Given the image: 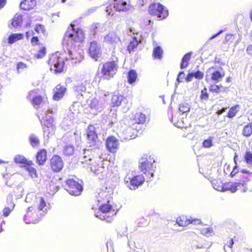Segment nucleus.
<instances>
[{
	"instance_id": "obj_1",
	"label": "nucleus",
	"mask_w": 252,
	"mask_h": 252,
	"mask_svg": "<svg viewBox=\"0 0 252 252\" xmlns=\"http://www.w3.org/2000/svg\"><path fill=\"white\" fill-rule=\"evenodd\" d=\"M84 38V35L83 31L79 28H75L74 26H72L71 29H68L64 35L63 42V44H66L67 46L69 58L71 60L72 64H73L79 63L80 60L76 57H74V55L69 47H71L75 42H82Z\"/></svg>"
},
{
	"instance_id": "obj_2",
	"label": "nucleus",
	"mask_w": 252,
	"mask_h": 252,
	"mask_svg": "<svg viewBox=\"0 0 252 252\" xmlns=\"http://www.w3.org/2000/svg\"><path fill=\"white\" fill-rule=\"evenodd\" d=\"M119 68L118 59L117 57L112 58V60L104 63L101 68L102 78L104 80H109L116 75Z\"/></svg>"
},
{
	"instance_id": "obj_3",
	"label": "nucleus",
	"mask_w": 252,
	"mask_h": 252,
	"mask_svg": "<svg viewBox=\"0 0 252 252\" xmlns=\"http://www.w3.org/2000/svg\"><path fill=\"white\" fill-rule=\"evenodd\" d=\"M213 186L215 189L218 190H221L222 191L230 190L232 192H235L237 190H241L242 192H246L248 190L247 184L244 181L225 183L221 187H218L217 188H216L214 183H213Z\"/></svg>"
},
{
	"instance_id": "obj_4",
	"label": "nucleus",
	"mask_w": 252,
	"mask_h": 252,
	"mask_svg": "<svg viewBox=\"0 0 252 252\" xmlns=\"http://www.w3.org/2000/svg\"><path fill=\"white\" fill-rule=\"evenodd\" d=\"M100 213L98 212L95 214V217L102 220H105L107 222H111L113 220L112 217L116 216L117 212H114L115 210L113 209V207L109 204H102L99 207Z\"/></svg>"
},
{
	"instance_id": "obj_5",
	"label": "nucleus",
	"mask_w": 252,
	"mask_h": 252,
	"mask_svg": "<svg viewBox=\"0 0 252 252\" xmlns=\"http://www.w3.org/2000/svg\"><path fill=\"white\" fill-rule=\"evenodd\" d=\"M188 111H171L169 120L176 126L179 128H187V112Z\"/></svg>"
},
{
	"instance_id": "obj_6",
	"label": "nucleus",
	"mask_w": 252,
	"mask_h": 252,
	"mask_svg": "<svg viewBox=\"0 0 252 252\" xmlns=\"http://www.w3.org/2000/svg\"><path fill=\"white\" fill-rule=\"evenodd\" d=\"M48 64L50 69L54 71L55 73H60L63 72L64 65L63 58L60 56L59 52L52 54L49 58Z\"/></svg>"
},
{
	"instance_id": "obj_7",
	"label": "nucleus",
	"mask_w": 252,
	"mask_h": 252,
	"mask_svg": "<svg viewBox=\"0 0 252 252\" xmlns=\"http://www.w3.org/2000/svg\"><path fill=\"white\" fill-rule=\"evenodd\" d=\"M125 183L130 189L135 190L142 185L145 181V178L142 175L127 174L125 177Z\"/></svg>"
},
{
	"instance_id": "obj_8",
	"label": "nucleus",
	"mask_w": 252,
	"mask_h": 252,
	"mask_svg": "<svg viewBox=\"0 0 252 252\" xmlns=\"http://www.w3.org/2000/svg\"><path fill=\"white\" fill-rule=\"evenodd\" d=\"M148 11L150 15L157 16L161 20L165 19L168 15L167 8L160 3H152L149 6Z\"/></svg>"
},
{
	"instance_id": "obj_9",
	"label": "nucleus",
	"mask_w": 252,
	"mask_h": 252,
	"mask_svg": "<svg viewBox=\"0 0 252 252\" xmlns=\"http://www.w3.org/2000/svg\"><path fill=\"white\" fill-rule=\"evenodd\" d=\"M85 132L87 135V143L90 144V146H94L98 148L101 142L98 139L94 126L92 125H89L86 129Z\"/></svg>"
},
{
	"instance_id": "obj_10",
	"label": "nucleus",
	"mask_w": 252,
	"mask_h": 252,
	"mask_svg": "<svg viewBox=\"0 0 252 252\" xmlns=\"http://www.w3.org/2000/svg\"><path fill=\"white\" fill-rule=\"evenodd\" d=\"M65 189L71 195H80L83 190V186L76 181L73 178L68 179L65 181Z\"/></svg>"
},
{
	"instance_id": "obj_11",
	"label": "nucleus",
	"mask_w": 252,
	"mask_h": 252,
	"mask_svg": "<svg viewBox=\"0 0 252 252\" xmlns=\"http://www.w3.org/2000/svg\"><path fill=\"white\" fill-rule=\"evenodd\" d=\"M27 98L31 101L34 108L36 109L40 108V106L43 104L47 99L46 97L38 94L36 90L31 91Z\"/></svg>"
},
{
	"instance_id": "obj_12",
	"label": "nucleus",
	"mask_w": 252,
	"mask_h": 252,
	"mask_svg": "<svg viewBox=\"0 0 252 252\" xmlns=\"http://www.w3.org/2000/svg\"><path fill=\"white\" fill-rule=\"evenodd\" d=\"M139 162V168L140 170L149 177L150 179L153 178L154 176V172L155 171L153 164L150 161L147 160H143V159H141Z\"/></svg>"
},
{
	"instance_id": "obj_13",
	"label": "nucleus",
	"mask_w": 252,
	"mask_h": 252,
	"mask_svg": "<svg viewBox=\"0 0 252 252\" xmlns=\"http://www.w3.org/2000/svg\"><path fill=\"white\" fill-rule=\"evenodd\" d=\"M216 67L212 66L207 69L206 72V80L208 81L209 76H211V79L215 83H218L221 81L224 76V71L220 72L219 70H215Z\"/></svg>"
},
{
	"instance_id": "obj_14",
	"label": "nucleus",
	"mask_w": 252,
	"mask_h": 252,
	"mask_svg": "<svg viewBox=\"0 0 252 252\" xmlns=\"http://www.w3.org/2000/svg\"><path fill=\"white\" fill-rule=\"evenodd\" d=\"M52 112L53 111H38L36 115L42 124L49 126L54 121Z\"/></svg>"
},
{
	"instance_id": "obj_15",
	"label": "nucleus",
	"mask_w": 252,
	"mask_h": 252,
	"mask_svg": "<svg viewBox=\"0 0 252 252\" xmlns=\"http://www.w3.org/2000/svg\"><path fill=\"white\" fill-rule=\"evenodd\" d=\"M89 54L91 58L96 61L100 57L101 55V47L96 41L91 42L89 48Z\"/></svg>"
},
{
	"instance_id": "obj_16",
	"label": "nucleus",
	"mask_w": 252,
	"mask_h": 252,
	"mask_svg": "<svg viewBox=\"0 0 252 252\" xmlns=\"http://www.w3.org/2000/svg\"><path fill=\"white\" fill-rule=\"evenodd\" d=\"M51 168L54 172H59L63 167V162L60 156L54 155L50 159Z\"/></svg>"
},
{
	"instance_id": "obj_17",
	"label": "nucleus",
	"mask_w": 252,
	"mask_h": 252,
	"mask_svg": "<svg viewBox=\"0 0 252 252\" xmlns=\"http://www.w3.org/2000/svg\"><path fill=\"white\" fill-rule=\"evenodd\" d=\"M119 141L118 139L114 136L108 137L106 140V148L110 152L115 153L118 149Z\"/></svg>"
},
{
	"instance_id": "obj_18",
	"label": "nucleus",
	"mask_w": 252,
	"mask_h": 252,
	"mask_svg": "<svg viewBox=\"0 0 252 252\" xmlns=\"http://www.w3.org/2000/svg\"><path fill=\"white\" fill-rule=\"evenodd\" d=\"M112 2L113 8L118 11H126L129 7L127 0H112Z\"/></svg>"
},
{
	"instance_id": "obj_19",
	"label": "nucleus",
	"mask_w": 252,
	"mask_h": 252,
	"mask_svg": "<svg viewBox=\"0 0 252 252\" xmlns=\"http://www.w3.org/2000/svg\"><path fill=\"white\" fill-rule=\"evenodd\" d=\"M36 162L38 165H43L45 164L47 159V151L45 149L39 150L36 153Z\"/></svg>"
},
{
	"instance_id": "obj_20",
	"label": "nucleus",
	"mask_w": 252,
	"mask_h": 252,
	"mask_svg": "<svg viewBox=\"0 0 252 252\" xmlns=\"http://www.w3.org/2000/svg\"><path fill=\"white\" fill-rule=\"evenodd\" d=\"M54 94L53 96V98L54 100L58 101L62 98L64 95L66 89L65 87L58 85L53 90Z\"/></svg>"
},
{
	"instance_id": "obj_21",
	"label": "nucleus",
	"mask_w": 252,
	"mask_h": 252,
	"mask_svg": "<svg viewBox=\"0 0 252 252\" xmlns=\"http://www.w3.org/2000/svg\"><path fill=\"white\" fill-rule=\"evenodd\" d=\"M7 200L8 206L5 207L2 211L3 216L6 217L9 215L11 212L15 207V204L12 202V195H9L7 197Z\"/></svg>"
},
{
	"instance_id": "obj_22",
	"label": "nucleus",
	"mask_w": 252,
	"mask_h": 252,
	"mask_svg": "<svg viewBox=\"0 0 252 252\" xmlns=\"http://www.w3.org/2000/svg\"><path fill=\"white\" fill-rule=\"evenodd\" d=\"M36 5V0H24L21 2L20 7L23 10L28 11L33 8Z\"/></svg>"
},
{
	"instance_id": "obj_23",
	"label": "nucleus",
	"mask_w": 252,
	"mask_h": 252,
	"mask_svg": "<svg viewBox=\"0 0 252 252\" xmlns=\"http://www.w3.org/2000/svg\"><path fill=\"white\" fill-rule=\"evenodd\" d=\"M22 22L23 18L22 14L17 13L11 20L10 25L15 29H18L21 27Z\"/></svg>"
},
{
	"instance_id": "obj_24",
	"label": "nucleus",
	"mask_w": 252,
	"mask_h": 252,
	"mask_svg": "<svg viewBox=\"0 0 252 252\" xmlns=\"http://www.w3.org/2000/svg\"><path fill=\"white\" fill-rule=\"evenodd\" d=\"M133 119L135 121V123L139 124H143L146 121H149L148 117H146L144 114L141 112H136L133 115Z\"/></svg>"
},
{
	"instance_id": "obj_25",
	"label": "nucleus",
	"mask_w": 252,
	"mask_h": 252,
	"mask_svg": "<svg viewBox=\"0 0 252 252\" xmlns=\"http://www.w3.org/2000/svg\"><path fill=\"white\" fill-rule=\"evenodd\" d=\"M74 91L78 97L79 100H81L83 98L84 94H86V87L83 84H80L73 87Z\"/></svg>"
},
{
	"instance_id": "obj_26",
	"label": "nucleus",
	"mask_w": 252,
	"mask_h": 252,
	"mask_svg": "<svg viewBox=\"0 0 252 252\" xmlns=\"http://www.w3.org/2000/svg\"><path fill=\"white\" fill-rule=\"evenodd\" d=\"M119 39V38L117 36L116 34L111 32L103 37V41L107 44H113Z\"/></svg>"
},
{
	"instance_id": "obj_27",
	"label": "nucleus",
	"mask_w": 252,
	"mask_h": 252,
	"mask_svg": "<svg viewBox=\"0 0 252 252\" xmlns=\"http://www.w3.org/2000/svg\"><path fill=\"white\" fill-rule=\"evenodd\" d=\"M123 100L124 97L122 95L114 94L111 99V106L112 107L119 106Z\"/></svg>"
},
{
	"instance_id": "obj_28",
	"label": "nucleus",
	"mask_w": 252,
	"mask_h": 252,
	"mask_svg": "<svg viewBox=\"0 0 252 252\" xmlns=\"http://www.w3.org/2000/svg\"><path fill=\"white\" fill-rule=\"evenodd\" d=\"M163 50L159 46L155 47L153 51L152 56L155 59L161 60L163 55Z\"/></svg>"
},
{
	"instance_id": "obj_29",
	"label": "nucleus",
	"mask_w": 252,
	"mask_h": 252,
	"mask_svg": "<svg viewBox=\"0 0 252 252\" xmlns=\"http://www.w3.org/2000/svg\"><path fill=\"white\" fill-rule=\"evenodd\" d=\"M192 52H188L186 54L182 59L181 62L180 63V68L183 69L187 67L189 64V62L190 59Z\"/></svg>"
},
{
	"instance_id": "obj_30",
	"label": "nucleus",
	"mask_w": 252,
	"mask_h": 252,
	"mask_svg": "<svg viewBox=\"0 0 252 252\" xmlns=\"http://www.w3.org/2000/svg\"><path fill=\"white\" fill-rule=\"evenodd\" d=\"M24 35L22 33H12L8 37V43L12 44L16 41L23 38Z\"/></svg>"
},
{
	"instance_id": "obj_31",
	"label": "nucleus",
	"mask_w": 252,
	"mask_h": 252,
	"mask_svg": "<svg viewBox=\"0 0 252 252\" xmlns=\"http://www.w3.org/2000/svg\"><path fill=\"white\" fill-rule=\"evenodd\" d=\"M137 77V74L135 70L130 69L127 73V82L132 85L135 83Z\"/></svg>"
},
{
	"instance_id": "obj_32",
	"label": "nucleus",
	"mask_w": 252,
	"mask_h": 252,
	"mask_svg": "<svg viewBox=\"0 0 252 252\" xmlns=\"http://www.w3.org/2000/svg\"><path fill=\"white\" fill-rule=\"evenodd\" d=\"M74 152V147L72 144H66L63 146V153L65 156H72Z\"/></svg>"
},
{
	"instance_id": "obj_33",
	"label": "nucleus",
	"mask_w": 252,
	"mask_h": 252,
	"mask_svg": "<svg viewBox=\"0 0 252 252\" xmlns=\"http://www.w3.org/2000/svg\"><path fill=\"white\" fill-rule=\"evenodd\" d=\"M139 42L136 36H133L132 40L130 41L127 47V50L129 52L133 51L137 47Z\"/></svg>"
},
{
	"instance_id": "obj_34",
	"label": "nucleus",
	"mask_w": 252,
	"mask_h": 252,
	"mask_svg": "<svg viewBox=\"0 0 252 252\" xmlns=\"http://www.w3.org/2000/svg\"><path fill=\"white\" fill-rule=\"evenodd\" d=\"M202 239L196 236V238L192 240L191 243V246L192 247V248H196V249H201V248H204L205 247H203V245L202 243Z\"/></svg>"
},
{
	"instance_id": "obj_35",
	"label": "nucleus",
	"mask_w": 252,
	"mask_h": 252,
	"mask_svg": "<svg viewBox=\"0 0 252 252\" xmlns=\"http://www.w3.org/2000/svg\"><path fill=\"white\" fill-rule=\"evenodd\" d=\"M29 141L31 145L33 147H37L39 145V140L38 137L33 134H32L29 136Z\"/></svg>"
},
{
	"instance_id": "obj_36",
	"label": "nucleus",
	"mask_w": 252,
	"mask_h": 252,
	"mask_svg": "<svg viewBox=\"0 0 252 252\" xmlns=\"http://www.w3.org/2000/svg\"><path fill=\"white\" fill-rule=\"evenodd\" d=\"M243 135L245 137H249L252 134V125L249 124L244 126L243 131Z\"/></svg>"
},
{
	"instance_id": "obj_37",
	"label": "nucleus",
	"mask_w": 252,
	"mask_h": 252,
	"mask_svg": "<svg viewBox=\"0 0 252 252\" xmlns=\"http://www.w3.org/2000/svg\"><path fill=\"white\" fill-rule=\"evenodd\" d=\"M14 162L16 163H20L22 164H26L28 161L27 159L23 155H17L14 158Z\"/></svg>"
},
{
	"instance_id": "obj_38",
	"label": "nucleus",
	"mask_w": 252,
	"mask_h": 252,
	"mask_svg": "<svg viewBox=\"0 0 252 252\" xmlns=\"http://www.w3.org/2000/svg\"><path fill=\"white\" fill-rule=\"evenodd\" d=\"M133 131L134 129L131 126H127L126 128V133H128L129 134L126 135V137L124 138V139L128 140L134 139L136 135L134 134Z\"/></svg>"
},
{
	"instance_id": "obj_39",
	"label": "nucleus",
	"mask_w": 252,
	"mask_h": 252,
	"mask_svg": "<svg viewBox=\"0 0 252 252\" xmlns=\"http://www.w3.org/2000/svg\"><path fill=\"white\" fill-rule=\"evenodd\" d=\"M200 232L202 234L208 237L212 236L214 232L213 228L210 227L202 228L200 229Z\"/></svg>"
},
{
	"instance_id": "obj_40",
	"label": "nucleus",
	"mask_w": 252,
	"mask_h": 252,
	"mask_svg": "<svg viewBox=\"0 0 252 252\" xmlns=\"http://www.w3.org/2000/svg\"><path fill=\"white\" fill-rule=\"evenodd\" d=\"M244 159L249 165H252V153L250 151H246L244 156Z\"/></svg>"
},
{
	"instance_id": "obj_41",
	"label": "nucleus",
	"mask_w": 252,
	"mask_h": 252,
	"mask_svg": "<svg viewBox=\"0 0 252 252\" xmlns=\"http://www.w3.org/2000/svg\"><path fill=\"white\" fill-rule=\"evenodd\" d=\"M46 53V49L45 47H42L37 52V53L34 54V57L36 59H39L42 58L45 56Z\"/></svg>"
},
{
	"instance_id": "obj_42",
	"label": "nucleus",
	"mask_w": 252,
	"mask_h": 252,
	"mask_svg": "<svg viewBox=\"0 0 252 252\" xmlns=\"http://www.w3.org/2000/svg\"><path fill=\"white\" fill-rule=\"evenodd\" d=\"M213 146V140L212 137H209L208 138L205 139L202 143V146L204 148H209Z\"/></svg>"
},
{
	"instance_id": "obj_43",
	"label": "nucleus",
	"mask_w": 252,
	"mask_h": 252,
	"mask_svg": "<svg viewBox=\"0 0 252 252\" xmlns=\"http://www.w3.org/2000/svg\"><path fill=\"white\" fill-rule=\"evenodd\" d=\"M26 170L29 172L31 178H35L37 177L36 170L32 166H28L26 168Z\"/></svg>"
},
{
	"instance_id": "obj_44",
	"label": "nucleus",
	"mask_w": 252,
	"mask_h": 252,
	"mask_svg": "<svg viewBox=\"0 0 252 252\" xmlns=\"http://www.w3.org/2000/svg\"><path fill=\"white\" fill-rule=\"evenodd\" d=\"M34 30L37 33H42L44 35L46 34L45 27L41 24H37L34 28Z\"/></svg>"
},
{
	"instance_id": "obj_45",
	"label": "nucleus",
	"mask_w": 252,
	"mask_h": 252,
	"mask_svg": "<svg viewBox=\"0 0 252 252\" xmlns=\"http://www.w3.org/2000/svg\"><path fill=\"white\" fill-rule=\"evenodd\" d=\"M27 68V64L23 62H19L17 64V70L18 73L23 71Z\"/></svg>"
},
{
	"instance_id": "obj_46",
	"label": "nucleus",
	"mask_w": 252,
	"mask_h": 252,
	"mask_svg": "<svg viewBox=\"0 0 252 252\" xmlns=\"http://www.w3.org/2000/svg\"><path fill=\"white\" fill-rule=\"evenodd\" d=\"M91 151L90 150H83V157L84 160L87 161V160H91L92 156L90 155Z\"/></svg>"
},
{
	"instance_id": "obj_47",
	"label": "nucleus",
	"mask_w": 252,
	"mask_h": 252,
	"mask_svg": "<svg viewBox=\"0 0 252 252\" xmlns=\"http://www.w3.org/2000/svg\"><path fill=\"white\" fill-rule=\"evenodd\" d=\"M83 106L81 105V103L78 101L73 102L71 105V107L69 108V110H71L73 109L74 110H81Z\"/></svg>"
},
{
	"instance_id": "obj_48",
	"label": "nucleus",
	"mask_w": 252,
	"mask_h": 252,
	"mask_svg": "<svg viewBox=\"0 0 252 252\" xmlns=\"http://www.w3.org/2000/svg\"><path fill=\"white\" fill-rule=\"evenodd\" d=\"M193 77L197 79H201L204 76L203 72L198 70L197 71L192 72Z\"/></svg>"
},
{
	"instance_id": "obj_49",
	"label": "nucleus",
	"mask_w": 252,
	"mask_h": 252,
	"mask_svg": "<svg viewBox=\"0 0 252 252\" xmlns=\"http://www.w3.org/2000/svg\"><path fill=\"white\" fill-rule=\"evenodd\" d=\"M220 88L219 85H211L209 87V91L213 93H220Z\"/></svg>"
},
{
	"instance_id": "obj_50",
	"label": "nucleus",
	"mask_w": 252,
	"mask_h": 252,
	"mask_svg": "<svg viewBox=\"0 0 252 252\" xmlns=\"http://www.w3.org/2000/svg\"><path fill=\"white\" fill-rule=\"evenodd\" d=\"M201 93V95H200L201 99H204V100H207L209 97V95L207 92V89L206 88H204L203 90H202Z\"/></svg>"
},
{
	"instance_id": "obj_51",
	"label": "nucleus",
	"mask_w": 252,
	"mask_h": 252,
	"mask_svg": "<svg viewBox=\"0 0 252 252\" xmlns=\"http://www.w3.org/2000/svg\"><path fill=\"white\" fill-rule=\"evenodd\" d=\"M46 206V203L43 197L40 198L39 204L38 205V209L42 210L43 208Z\"/></svg>"
},
{
	"instance_id": "obj_52",
	"label": "nucleus",
	"mask_w": 252,
	"mask_h": 252,
	"mask_svg": "<svg viewBox=\"0 0 252 252\" xmlns=\"http://www.w3.org/2000/svg\"><path fill=\"white\" fill-rule=\"evenodd\" d=\"M185 77V73L184 71H180L176 79V83H175L176 86H177L178 84H179L180 82H181V81L180 80V78H184Z\"/></svg>"
},
{
	"instance_id": "obj_53",
	"label": "nucleus",
	"mask_w": 252,
	"mask_h": 252,
	"mask_svg": "<svg viewBox=\"0 0 252 252\" xmlns=\"http://www.w3.org/2000/svg\"><path fill=\"white\" fill-rule=\"evenodd\" d=\"M33 208L32 206H31V207H29L27 209V215H26L24 216V218H23V220H24V221L26 223H30V221H27V215H29V213H31L32 212V211L33 210Z\"/></svg>"
},
{
	"instance_id": "obj_54",
	"label": "nucleus",
	"mask_w": 252,
	"mask_h": 252,
	"mask_svg": "<svg viewBox=\"0 0 252 252\" xmlns=\"http://www.w3.org/2000/svg\"><path fill=\"white\" fill-rule=\"evenodd\" d=\"M238 166L237 165H235L233 168V170L230 174V176L231 177H233L235 176L236 174L238 173Z\"/></svg>"
},
{
	"instance_id": "obj_55",
	"label": "nucleus",
	"mask_w": 252,
	"mask_h": 252,
	"mask_svg": "<svg viewBox=\"0 0 252 252\" xmlns=\"http://www.w3.org/2000/svg\"><path fill=\"white\" fill-rule=\"evenodd\" d=\"M106 12L107 13L108 15H113L114 14L113 10L111 7V5L107 6L105 9Z\"/></svg>"
},
{
	"instance_id": "obj_56",
	"label": "nucleus",
	"mask_w": 252,
	"mask_h": 252,
	"mask_svg": "<svg viewBox=\"0 0 252 252\" xmlns=\"http://www.w3.org/2000/svg\"><path fill=\"white\" fill-rule=\"evenodd\" d=\"M39 41V39L38 37L37 36H33L31 39V43L33 46L36 45L37 44Z\"/></svg>"
},
{
	"instance_id": "obj_57",
	"label": "nucleus",
	"mask_w": 252,
	"mask_h": 252,
	"mask_svg": "<svg viewBox=\"0 0 252 252\" xmlns=\"http://www.w3.org/2000/svg\"><path fill=\"white\" fill-rule=\"evenodd\" d=\"M97 100L94 99V100H91V101L89 104L90 106V108L92 109H96V105L97 104Z\"/></svg>"
},
{
	"instance_id": "obj_58",
	"label": "nucleus",
	"mask_w": 252,
	"mask_h": 252,
	"mask_svg": "<svg viewBox=\"0 0 252 252\" xmlns=\"http://www.w3.org/2000/svg\"><path fill=\"white\" fill-rule=\"evenodd\" d=\"M193 78V75L192 72L189 73L186 77L185 78V79L187 82H190L192 81V78Z\"/></svg>"
},
{
	"instance_id": "obj_59",
	"label": "nucleus",
	"mask_w": 252,
	"mask_h": 252,
	"mask_svg": "<svg viewBox=\"0 0 252 252\" xmlns=\"http://www.w3.org/2000/svg\"><path fill=\"white\" fill-rule=\"evenodd\" d=\"M237 111H228L227 117L230 119L233 118L236 116Z\"/></svg>"
},
{
	"instance_id": "obj_60",
	"label": "nucleus",
	"mask_w": 252,
	"mask_h": 252,
	"mask_svg": "<svg viewBox=\"0 0 252 252\" xmlns=\"http://www.w3.org/2000/svg\"><path fill=\"white\" fill-rule=\"evenodd\" d=\"M222 32H223V30H219V32H218L217 33H215V34H214L212 35V36L209 38V40H212V39H214L215 38H216V37H217L218 35H219L221 33H222Z\"/></svg>"
},
{
	"instance_id": "obj_61",
	"label": "nucleus",
	"mask_w": 252,
	"mask_h": 252,
	"mask_svg": "<svg viewBox=\"0 0 252 252\" xmlns=\"http://www.w3.org/2000/svg\"><path fill=\"white\" fill-rule=\"evenodd\" d=\"M234 37V35L232 34H227L225 37V41L228 42L232 40Z\"/></svg>"
},
{
	"instance_id": "obj_62",
	"label": "nucleus",
	"mask_w": 252,
	"mask_h": 252,
	"mask_svg": "<svg viewBox=\"0 0 252 252\" xmlns=\"http://www.w3.org/2000/svg\"><path fill=\"white\" fill-rule=\"evenodd\" d=\"M100 26V24L99 23H96L95 24H93L92 26V28L93 30H94V32H93V34L94 35L97 32L95 31V29L97 28V27Z\"/></svg>"
},
{
	"instance_id": "obj_63",
	"label": "nucleus",
	"mask_w": 252,
	"mask_h": 252,
	"mask_svg": "<svg viewBox=\"0 0 252 252\" xmlns=\"http://www.w3.org/2000/svg\"><path fill=\"white\" fill-rule=\"evenodd\" d=\"M177 223L179 224V225L182 226L185 225V222H184L183 221H182L181 219L179 218L177 219Z\"/></svg>"
},
{
	"instance_id": "obj_64",
	"label": "nucleus",
	"mask_w": 252,
	"mask_h": 252,
	"mask_svg": "<svg viewBox=\"0 0 252 252\" xmlns=\"http://www.w3.org/2000/svg\"><path fill=\"white\" fill-rule=\"evenodd\" d=\"M247 52L248 54L252 55V45H250L248 46L247 48Z\"/></svg>"
}]
</instances>
